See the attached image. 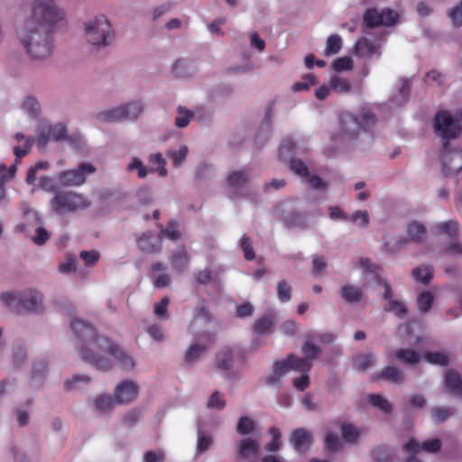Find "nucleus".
Listing matches in <instances>:
<instances>
[{"label": "nucleus", "mask_w": 462, "mask_h": 462, "mask_svg": "<svg viewBox=\"0 0 462 462\" xmlns=\"http://www.w3.org/2000/svg\"><path fill=\"white\" fill-rule=\"evenodd\" d=\"M372 457L376 462H390L391 456L385 446H380L372 451Z\"/></svg>", "instance_id": "57"}, {"label": "nucleus", "mask_w": 462, "mask_h": 462, "mask_svg": "<svg viewBox=\"0 0 462 462\" xmlns=\"http://www.w3.org/2000/svg\"><path fill=\"white\" fill-rule=\"evenodd\" d=\"M380 19L383 23L382 26L389 27L394 25L397 23L399 14L397 12L390 8H385L380 11Z\"/></svg>", "instance_id": "43"}, {"label": "nucleus", "mask_w": 462, "mask_h": 462, "mask_svg": "<svg viewBox=\"0 0 462 462\" xmlns=\"http://www.w3.org/2000/svg\"><path fill=\"white\" fill-rule=\"evenodd\" d=\"M16 173V164H12L8 169L0 164V200L5 198V183L7 180L13 179Z\"/></svg>", "instance_id": "29"}, {"label": "nucleus", "mask_w": 462, "mask_h": 462, "mask_svg": "<svg viewBox=\"0 0 462 462\" xmlns=\"http://www.w3.org/2000/svg\"><path fill=\"white\" fill-rule=\"evenodd\" d=\"M233 351L229 347L221 349L217 355V367L222 371H227L232 367Z\"/></svg>", "instance_id": "21"}, {"label": "nucleus", "mask_w": 462, "mask_h": 462, "mask_svg": "<svg viewBox=\"0 0 462 462\" xmlns=\"http://www.w3.org/2000/svg\"><path fill=\"white\" fill-rule=\"evenodd\" d=\"M332 68L335 71L350 70L353 68V60L347 56L337 58L334 60Z\"/></svg>", "instance_id": "53"}, {"label": "nucleus", "mask_w": 462, "mask_h": 462, "mask_svg": "<svg viewBox=\"0 0 462 462\" xmlns=\"http://www.w3.org/2000/svg\"><path fill=\"white\" fill-rule=\"evenodd\" d=\"M240 246L244 252V256L247 261H252L255 258V253L250 237L243 236L240 240Z\"/></svg>", "instance_id": "47"}, {"label": "nucleus", "mask_w": 462, "mask_h": 462, "mask_svg": "<svg viewBox=\"0 0 462 462\" xmlns=\"http://www.w3.org/2000/svg\"><path fill=\"white\" fill-rule=\"evenodd\" d=\"M273 325V320L271 316H263L259 318L254 325V330L257 334H265L272 328Z\"/></svg>", "instance_id": "42"}, {"label": "nucleus", "mask_w": 462, "mask_h": 462, "mask_svg": "<svg viewBox=\"0 0 462 462\" xmlns=\"http://www.w3.org/2000/svg\"><path fill=\"white\" fill-rule=\"evenodd\" d=\"M340 129L343 135L349 139H354L358 135L361 127V122L358 118L348 112H344L340 115Z\"/></svg>", "instance_id": "13"}, {"label": "nucleus", "mask_w": 462, "mask_h": 462, "mask_svg": "<svg viewBox=\"0 0 462 462\" xmlns=\"http://www.w3.org/2000/svg\"><path fill=\"white\" fill-rule=\"evenodd\" d=\"M136 245L139 250L147 254H157L162 249L161 237L153 235L152 232L147 231L143 233L136 239Z\"/></svg>", "instance_id": "12"}, {"label": "nucleus", "mask_w": 462, "mask_h": 462, "mask_svg": "<svg viewBox=\"0 0 462 462\" xmlns=\"http://www.w3.org/2000/svg\"><path fill=\"white\" fill-rule=\"evenodd\" d=\"M34 143V139L33 138H27L25 140V143L23 147L21 146H14V149H13V152H14V154L15 155L16 157V160H15V163L17 165V162L20 159H22L23 157H24L26 154H28V152H30L32 144Z\"/></svg>", "instance_id": "50"}, {"label": "nucleus", "mask_w": 462, "mask_h": 462, "mask_svg": "<svg viewBox=\"0 0 462 462\" xmlns=\"http://www.w3.org/2000/svg\"><path fill=\"white\" fill-rule=\"evenodd\" d=\"M177 222L171 219L168 226L164 228L162 225L160 226V233L157 235L161 237V244L162 243L163 237H166L171 241H177L180 238V233L177 229Z\"/></svg>", "instance_id": "26"}, {"label": "nucleus", "mask_w": 462, "mask_h": 462, "mask_svg": "<svg viewBox=\"0 0 462 462\" xmlns=\"http://www.w3.org/2000/svg\"><path fill=\"white\" fill-rule=\"evenodd\" d=\"M329 86L333 91L338 94H347L352 88L347 79L337 75L330 78Z\"/></svg>", "instance_id": "24"}, {"label": "nucleus", "mask_w": 462, "mask_h": 462, "mask_svg": "<svg viewBox=\"0 0 462 462\" xmlns=\"http://www.w3.org/2000/svg\"><path fill=\"white\" fill-rule=\"evenodd\" d=\"M290 169L295 174L302 178H307L310 175L308 167L303 161L300 159H291L290 162Z\"/></svg>", "instance_id": "45"}, {"label": "nucleus", "mask_w": 462, "mask_h": 462, "mask_svg": "<svg viewBox=\"0 0 462 462\" xmlns=\"http://www.w3.org/2000/svg\"><path fill=\"white\" fill-rule=\"evenodd\" d=\"M268 432L272 437V440L264 446V450L267 452L279 451L282 446L281 442V430L277 427H271Z\"/></svg>", "instance_id": "28"}, {"label": "nucleus", "mask_w": 462, "mask_h": 462, "mask_svg": "<svg viewBox=\"0 0 462 462\" xmlns=\"http://www.w3.org/2000/svg\"><path fill=\"white\" fill-rule=\"evenodd\" d=\"M370 403L385 413L392 411V404L380 394L372 393L369 395Z\"/></svg>", "instance_id": "40"}, {"label": "nucleus", "mask_w": 462, "mask_h": 462, "mask_svg": "<svg viewBox=\"0 0 462 462\" xmlns=\"http://www.w3.org/2000/svg\"><path fill=\"white\" fill-rule=\"evenodd\" d=\"M374 380L383 379L389 383L401 384L404 381L403 373L396 366L387 365L374 377Z\"/></svg>", "instance_id": "16"}, {"label": "nucleus", "mask_w": 462, "mask_h": 462, "mask_svg": "<svg viewBox=\"0 0 462 462\" xmlns=\"http://www.w3.org/2000/svg\"><path fill=\"white\" fill-rule=\"evenodd\" d=\"M445 386L453 394L462 396V380L454 370H448L445 375Z\"/></svg>", "instance_id": "17"}, {"label": "nucleus", "mask_w": 462, "mask_h": 462, "mask_svg": "<svg viewBox=\"0 0 462 462\" xmlns=\"http://www.w3.org/2000/svg\"><path fill=\"white\" fill-rule=\"evenodd\" d=\"M69 140L67 135V129L64 125L57 124L54 125L42 126L37 134V143L40 149H44L51 141Z\"/></svg>", "instance_id": "10"}, {"label": "nucleus", "mask_w": 462, "mask_h": 462, "mask_svg": "<svg viewBox=\"0 0 462 462\" xmlns=\"http://www.w3.org/2000/svg\"><path fill=\"white\" fill-rule=\"evenodd\" d=\"M116 402V400L107 394H101L94 400L95 409L99 412H106L112 410Z\"/></svg>", "instance_id": "31"}, {"label": "nucleus", "mask_w": 462, "mask_h": 462, "mask_svg": "<svg viewBox=\"0 0 462 462\" xmlns=\"http://www.w3.org/2000/svg\"><path fill=\"white\" fill-rule=\"evenodd\" d=\"M201 343L191 344L184 354V361L187 364L197 361L204 352L215 344L216 335L212 332H203L199 336Z\"/></svg>", "instance_id": "9"}, {"label": "nucleus", "mask_w": 462, "mask_h": 462, "mask_svg": "<svg viewBox=\"0 0 462 462\" xmlns=\"http://www.w3.org/2000/svg\"><path fill=\"white\" fill-rule=\"evenodd\" d=\"M459 224L457 220H448L435 226L438 233H443L450 238H456L458 233Z\"/></svg>", "instance_id": "25"}, {"label": "nucleus", "mask_w": 462, "mask_h": 462, "mask_svg": "<svg viewBox=\"0 0 462 462\" xmlns=\"http://www.w3.org/2000/svg\"><path fill=\"white\" fill-rule=\"evenodd\" d=\"M4 304L13 311L39 312L42 310V295L36 291H28L23 294L5 292L1 295Z\"/></svg>", "instance_id": "4"}, {"label": "nucleus", "mask_w": 462, "mask_h": 462, "mask_svg": "<svg viewBox=\"0 0 462 462\" xmlns=\"http://www.w3.org/2000/svg\"><path fill=\"white\" fill-rule=\"evenodd\" d=\"M277 298L281 302H288L291 299L292 288L285 280H281L276 287Z\"/></svg>", "instance_id": "34"}, {"label": "nucleus", "mask_w": 462, "mask_h": 462, "mask_svg": "<svg viewBox=\"0 0 462 462\" xmlns=\"http://www.w3.org/2000/svg\"><path fill=\"white\" fill-rule=\"evenodd\" d=\"M207 405L208 408L222 410L226 406V402L221 398L220 393L218 391H215L211 394Z\"/></svg>", "instance_id": "60"}, {"label": "nucleus", "mask_w": 462, "mask_h": 462, "mask_svg": "<svg viewBox=\"0 0 462 462\" xmlns=\"http://www.w3.org/2000/svg\"><path fill=\"white\" fill-rule=\"evenodd\" d=\"M342 438L349 443H356L360 436L358 430L350 423H343L341 426Z\"/></svg>", "instance_id": "36"}, {"label": "nucleus", "mask_w": 462, "mask_h": 462, "mask_svg": "<svg viewBox=\"0 0 462 462\" xmlns=\"http://www.w3.org/2000/svg\"><path fill=\"white\" fill-rule=\"evenodd\" d=\"M258 441L250 438L241 440L238 448L239 455L244 457L249 454L256 455L258 453Z\"/></svg>", "instance_id": "30"}, {"label": "nucleus", "mask_w": 462, "mask_h": 462, "mask_svg": "<svg viewBox=\"0 0 462 462\" xmlns=\"http://www.w3.org/2000/svg\"><path fill=\"white\" fill-rule=\"evenodd\" d=\"M143 112L140 102H132L110 110L97 114V118L103 122H116L124 119H134Z\"/></svg>", "instance_id": "7"}, {"label": "nucleus", "mask_w": 462, "mask_h": 462, "mask_svg": "<svg viewBox=\"0 0 462 462\" xmlns=\"http://www.w3.org/2000/svg\"><path fill=\"white\" fill-rule=\"evenodd\" d=\"M434 300L433 294L425 291H422L417 298L418 308L421 312H427L431 309Z\"/></svg>", "instance_id": "39"}, {"label": "nucleus", "mask_w": 462, "mask_h": 462, "mask_svg": "<svg viewBox=\"0 0 462 462\" xmlns=\"http://www.w3.org/2000/svg\"><path fill=\"white\" fill-rule=\"evenodd\" d=\"M171 262L175 270L182 271L189 262L187 250L184 247L178 249L171 255Z\"/></svg>", "instance_id": "27"}, {"label": "nucleus", "mask_w": 462, "mask_h": 462, "mask_svg": "<svg viewBox=\"0 0 462 462\" xmlns=\"http://www.w3.org/2000/svg\"><path fill=\"white\" fill-rule=\"evenodd\" d=\"M406 231L409 238L416 243L423 242L427 233L426 226L418 221L409 223Z\"/></svg>", "instance_id": "18"}, {"label": "nucleus", "mask_w": 462, "mask_h": 462, "mask_svg": "<svg viewBox=\"0 0 462 462\" xmlns=\"http://www.w3.org/2000/svg\"><path fill=\"white\" fill-rule=\"evenodd\" d=\"M342 48V39L339 35H330L326 42L324 51L325 56H331L338 53Z\"/></svg>", "instance_id": "32"}, {"label": "nucleus", "mask_w": 462, "mask_h": 462, "mask_svg": "<svg viewBox=\"0 0 462 462\" xmlns=\"http://www.w3.org/2000/svg\"><path fill=\"white\" fill-rule=\"evenodd\" d=\"M435 134L443 141V148H448V143L457 139L462 131L459 123L456 122L450 113L446 110H439L436 113L433 120Z\"/></svg>", "instance_id": "5"}, {"label": "nucleus", "mask_w": 462, "mask_h": 462, "mask_svg": "<svg viewBox=\"0 0 462 462\" xmlns=\"http://www.w3.org/2000/svg\"><path fill=\"white\" fill-rule=\"evenodd\" d=\"M254 429V421L247 416H243L239 419L236 430L241 435H247Z\"/></svg>", "instance_id": "44"}, {"label": "nucleus", "mask_w": 462, "mask_h": 462, "mask_svg": "<svg viewBox=\"0 0 462 462\" xmlns=\"http://www.w3.org/2000/svg\"><path fill=\"white\" fill-rule=\"evenodd\" d=\"M340 295L346 302L355 303L362 300L363 291L360 287L346 284L341 287Z\"/></svg>", "instance_id": "20"}, {"label": "nucleus", "mask_w": 462, "mask_h": 462, "mask_svg": "<svg viewBox=\"0 0 462 462\" xmlns=\"http://www.w3.org/2000/svg\"><path fill=\"white\" fill-rule=\"evenodd\" d=\"M441 448V441L439 439H432L421 443V450L428 453H437Z\"/></svg>", "instance_id": "63"}, {"label": "nucleus", "mask_w": 462, "mask_h": 462, "mask_svg": "<svg viewBox=\"0 0 462 462\" xmlns=\"http://www.w3.org/2000/svg\"><path fill=\"white\" fill-rule=\"evenodd\" d=\"M23 108L32 116H36L40 111L38 101L32 97H27L23 103Z\"/></svg>", "instance_id": "54"}, {"label": "nucleus", "mask_w": 462, "mask_h": 462, "mask_svg": "<svg viewBox=\"0 0 462 462\" xmlns=\"http://www.w3.org/2000/svg\"><path fill=\"white\" fill-rule=\"evenodd\" d=\"M394 357L405 365H417L420 359V355L414 349L399 348L394 353Z\"/></svg>", "instance_id": "19"}, {"label": "nucleus", "mask_w": 462, "mask_h": 462, "mask_svg": "<svg viewBox=\"0 0 462 462\" xmlns=\"http://www.w3.org/2000/svg\"><path fill=\"white\" fill-rule=\"evenodd\" d=\"M363 21L365 26L370 29L381 27L383 24L380 19V11L374 7L365 10L363 14Z\"/></svg>", "instance_id": "23"}, {"label": "nucleus", "mask_w": 462, "mask_h": 462, "mask_svg": "<svg viewBox=\"0 0 462 462\" xmlns=\"http://www.w3.org/2000/svg\"><path fill=\"white\" fill-rule=\"evenodd\" d=\"M301 351L306 357L304 359L310 363L311 360H314L319 356L320 348L311 342H305L302 346Z\"/></svg>", "instance_id": "46"}, {"label": "nucleus", "mask_w": 462, "mask_h": 462, "mask_svg": "<svg viewBox=\"0 0 462 462\" xmlns=\"http://www.w3.org/2000/svg\"><path fill=\"white\" fill-rule=\"evenodd\" d=\"M290 441L295 450L300 452L307 449L312 444V435L305 428L295 429L290 437Z\"/></svg>", "instance_id": "15"}, {"label": "nucleus", "mask_w": 462, "mask_h": 462, "mask_svg": "<svg viewBox=\"0 0 462 462\" xmlns=\"http://www.w3.org/2000/svg\"><path fill=\"white\" fill-rule=\"evenodd\" d=\"M149 162L152 164L151 171H158L160 176H165L167 174L166 162L163 159L162 153L157 152L152 154L149 158Z\"/></svg>", "instance_id": "35"}, {"label": "nucleus", "mask_w": 462, "mask_h": 462, "mask_svg": "<svg viewBox=\"0 0 462 462\" xmlns=\"http://www.w3.org/2000/svg\"><path fill=\"white\" fill-rule=\"evenodd\" d=\"M96 168L90 163H80L75 170H68L60 172L59 180L65 186H80L86 182L87 176L96 171Z\"/></svg>", "instance_id": "8"}, {"label": "nucleus", "mask_w": 462, "mask_h": 462, "mask_svg": "<svg viewBox=\"0 0 462 462\" xmlns=\"http://www.w3.org/2000/svg\"><path fill=\"white\" fill-rule=\"evenodd\" d=\"M192 117V114L189 110L179 107L178 116L175 118V125L180 128L186 127Z\"/></svg>", "instance_id": "48"}, {"label": "nucleus", "mask_w": 462, "mask_h": 462, "mask_svg": "<svg viewBox=\"0 0 462 462\" xmlns=\"http://www.w3.org/2000/svg\"><path fill=\"white\" fill-rule=\"evenodd\" d=\"M165 455L162 451L150 450L144 453L143 462H163Z\"/></svg>", "instance_id": "64"}, {"label": "nucleus", "mask_w": 462, "mask_h": 462, "mask_svg": "<svg viewBox=\"0 0 462 462\" xmlns=\"http://www.w3.org/2000/svg\"><path fill=\"white\" fill-rule=\"evenodd\" d=\"M88 205L89 202L84 196L71 191L58 192L51 200V208L59 215L82 209Z\"/></svg>", "instance_id": "6"}, {"label": "nucleus", "mask_w": 462, "mask_h": 462, "mask_svg": "<svg viewBox=\"0 0 462 462\" xmlns=\"http://www.w3.org/2000/svg\"><path fill=\"white\" fill-rule=\"evenodd\" d=\"M248 181V177L245 171H232L227 176V183L228 186L232 189H236L244 186Z\"/></svg>", "instance_id": "33"}, {"label": "nucleus", "mask_w": 462, "mask_h": 462, "mask_svg": "<svg viewBox=\"0 0 462 462\" xmlns=\"http://www.w3.org/2000/svg\"><path fill=\"white\" fill-rule=\"evenodd\" d=\"M361 127L372 126L376 123V117L370 108L365 107L361 112Z\"/></svg>", "instance_id": "58"}, {"label": "nucleus", "mask_w": 462, "mask_h": 462, "mask_svg": "<svg viewBox=\"0 0 462 462\" xmlns=\"http://www.w3.org/2000/svg\"><path fill=\"white\" fill-rule=\"evenodd\" d=\"M213 443V439L210 435L203 434L199 435L197 443V453L202 454L209 449Z\"/></svg>", "instance_id": "56"}, {"label": "nucleus", "mask_w": 462, "mask_h": 462, "mask_svg": "<svg viewBox=\"0 0 462 462\" xmlns=\"http://www.w3.org/2000/svg\"><path fill=\"white\" fill-rule=\"evenodd\" d=\"M452 415L451 409L448 407H436L431 411V416L437 423L443 422Z\"/></svg>", "instance_id": "51"}, {"label": "nucleus", "mask_w": 462, "mask_h": 462, "mask_svg": "<svg viewBox=\"0 0 462 462\" xmlns=\"http://www.w3.org/2000/svg\"><path fill=\"white\" fill-rule=\"evenodd\" d=\"M325 447L329 451H337L339 449L340 447V441L338 439V437L331 432H328L325 436Z\"/></svg>", "instance_id": "59"}, {"label": "nucleus", "mask_w": 462, "mask_h": 462, "mask_svg": "<svg viewBox=\"0 0 462 462\" xmlns=\"http://www.w3.org/2000/svg\"><path fill=\"white\" fill-rule=\"evenodd\" d=\"M317 84V79L314 74L307 73L302 75L301 80L292 85L291 90L294 92L308 90L310 86Z\"/></svg>", "instance_id": "37"}, {"label": "nucleus", "mask_w": 462, "mask_h": 462, "mask_svg": "<svg viewBox=\"0 0 462 462\" xmlns=\"http://www.w3.org/2000/svg\"><path fill=\"white\" fill-rule=\"evenodd\" d=\"M284 223L287 227H303L305 223V217L301 213L293 212L285 217Z\"/></svg>", "instance_id": "49"}, {"label": "nucleus", "mask_w": 462, "mask_h": 462, "mask_svg": "<svg viewBox=\"0 0 462 462\" xmlns=\"http://www.w3.org/2000/svg\"><path fill=\"white\" fill-rule=\"evenodd\" d=\"M70 327L79 339L81 358L96 369L100 371L111 369L113 363L110 357L124 370H131L134 367L133 357L108 337L97 335L91 324L81 319H73Z\"/></svg>", "instance_id": "1"}, {"label": "nucleus", "mask_w": 462, "mask_h": 462, "mask_svg": "<svg viewBox=\"0 0 462 462\" xmlns=\"http://www.w3.org/2000/svg\"><path fill=\"white\" fill-rule=\"evenodd\" d=\"M412 278L422 284H428L433 276V268L430 265L416 267L411 272Z\"/></svg>", "instance_id": "22"}, {"label": "nucleus", "mask_w": 462, "mask_h": 462, "mask_svg": "<svg viewBox=\"0 0 462 462\" xmlns=\"http://www.w3.org/2000/svg\"><path fill=\"white\" fill-rule=\"evenodd\" d=\"M138 385L132 381H124L120 383L115 391L116 403H128L132 402L138 394Z\"/></svg>", "instance_id": "14"}, {"label": "nucleus", "mask_w": 462, "mask_h": 462, "mask_svg": "<svg viewBox=\"0 0 462 462\" xmlns=\"http://www.w3.org/2000/svg\"><path fill=\"white\" fill-rule=\"evenodd\" d=\"M127 169L129 171L136 170L138 177L141 179L145 178L148 174V170L138 158H134L133 161L129 163Z\"/></svg>", "instance_id": "61"}, {"label": "nucleus", "mask_w": 462, "mask_h": 462, "mask_svg": "<svg viewBox=\"0 0 462 462\" xmlns=\"http://www.w3.org/2000/svg\"><path fill=\"white\" fill-rule=\"evenodd\" d=\"M448 16L454 26L462 25V1L448 11Z\"/></svg>", "instance_id": "55"}, {"label": "nucleus", "mask_w": 462, "mask_h": 462, "mask_svg": "<svg viewBox=\"0 0 462 462\" xmlns=\"http://www.w3.org/2000/svg\"><path fill=\"white\" fill-rule=\"evenodd\" d=\"M79 257L84 261L87 266H93L99 259V253L97 251H83Z\"/></svg>", "instance_id": "62"}, {"label": "nucleus", "mask_w": 462, "mask_h": 462, "mask_svg": "<svg viewBox=\"0 0 462 462\" xmlns=\"http://www.w3.org/2000/svg\"><path fill=\"white\" fill-rule=\"evenodd\" d=\"M85 37L93 46L106 47L114 41L115 32L108 19L98 15L85 23Z\"/></svg>", "instance_id": "3"}, {"label": "nucleus", "mask_w": 462, "mask_h": 462, "mask_svg": "<svg viewBox=\"0 0 462 462\" xmlns=\"http://www.w3.org/2000/svg\"><path fill=\"white\" fill-rule=\"evenodd\" d=\"M310 369L311 363L292 354L289 355L285 360L273 363V371L282 377L291 370L310 371Z\"/></svg>", "instance_id": "11"}, {"label": "nucleus", "mask_w": 462, "mask_h": 462, "mask_svg": "<svg viewBox=\"0 0 462 462\" xmlns=\"http://www.w3.org/2000/svg\"><path fill=\"white\" fill-rule=\"evenodd\" d=\"M374 362V356L372 354H358L354 358V363L357 370L365 371L370 368Z\"/></svg>", "instance_id": "38"}, {"label": "nucleus", "mask_w": 462, "mask_h": 462, "mask_svg": "<svg viewBox=\"0 0 462 462\" xmlns=\"http://www.w3.org/2000/svg\"><path fill=\"white\" fill-rule=\"evenodd\" d=\"M424 357L428 363L442 366L448 365L449 361L448 356L442 352H427Z\"/></svg>", "instance_id": "41"}, {"label": "nucleus", "mask_w": 462, "mask_h": 462, "mask_svg": "<svg viewBox=\"0 0 462 462\" xmlns=\"http://www.w3.org/2000/svg\"><path fill=\"white\" fill-rule=\"evenodd\" d=\"M188 151V147L183 145L178 151L169 152L168 156L172 160L173 165L179 167L187 157Z\"/></svg>", "instance_id": "52"}, {"label": "nucleus", "mask_w": 462, "mask_h": 462, "mask_svg": "<svg viewBox=\"0 0 462 462\" xmlns=\"http://www.w3.org/2000/svg\"><path fill=\"white\" fill-rule=\"evenodd\" d=\"M63 19L64 14L57 8L54 0L34 1L32 14L19 32L22 43L32 59L42 60L51 55V33Z\"/></svg>", "instance_id": "2"}]
</instances>
